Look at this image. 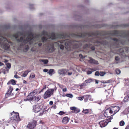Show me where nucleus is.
Masks as SVG:
<instances>
[{
    "label": "nucleus",
    "mask_w": 129,
    "mask_h": 129,
    "mask_svg": "<svg viewBox=\"0 0 129 129\" xmlns=\"http://www.w3.org/2000/svg\"><path fill=\"white\" fill-rule=\"evenodd\" d=\"M58 45L59 46L61 49H63L64 46L67 49L69 50L71 47V46H73L75 48H79L81 45L82 44L80 42L77 41H74L69 39L61 40L57 42Z\"/></svg>",
    "instance_id": "nucleus-1"
},
{
    "label": "nucleus",
    "mask_w": 129,
    "mask_h": 129,
    "mask_svg": "<svg viewBox=\"0 0 129 129\" xmlns=\"http://www.w3.org/2000/svg\"><path fill=\"white\" fill-rule=\"evenodd\" d=\"M57 88L55 86L54 88L50 89L47 90L45 93L43 95V98L45 99L50 97L53 93L54 90H56Z\"/></svg>",
    "instance_id": "nucleus-2"
},
{
    "label": "nucleus",
    "mask_w": 129,
    "mask_h": 129,
    "mask_svg": "<svg viewBox=\"0 0 129 129\" xmlns=\"http://www.w3.org/2000/svg\"><path fill=\"white\" fill-rule=\"evenodd\" d=\"M117 50V49H116ZM117 53L120 55L124 56L126 52L127 53L129 52V48L127 47H124L117 50Z\"/></svg>",
    "instance_id": "nucleus-3"
},
{
    "label": "nucleus",
    "mask_w": 129,
    "mask_h": 129,
    "mask_svg": "<svg viewBox=\"0 0 129 129\" xmlns=\"http://www.w3.org/2000/svg\"><path fill=\"white\" fill-rule=\"evenodd\" d=\"M113 118L112 117H111L108 119L101 121L99 123L100 127H105L107 125L109 122L111 121V120Z\"/></svg>",
    "instance_id": "nucleus-4"
},
{
    "label": "nucleus",
    "mask_w": 129,
    "mask_h": 129,
    "mask_svg": "<svg viewBox=\"0 0 129 129\" xmlns=\"http://www.w3.org/2000/svg\"><path fill=\"white\" fill-rule=\"evenodd\" d=\"M11 120H14L16 121L19 120L20 118L18 113H13L11 114Z\"/></svg>",
    "instance_id": "nucleus-5"
},
{
    "label": "nucleus",
    "mask_w": 129,
    "mask_h": 129,
    "mask_svg": "<svg viewBox=\"0 0 129 129\" xmlns=\"http://www.w3.org/2000/svg\"><path fill=\"white\" fill-rule=\"evenodd\" d=\"M112 114V113L111 112L110 108H109L105 111L104 113V115L106 117H109L111 115H111Z\"/></svg>",
    "instance_id": "nucleus-6"
},
{
    "label": "nucleus",
    "mask_w": 129,
    "mask_h": 129,
    "mask_svg": "<svg viewBox=\"0 0 129 129\" xmlns=\"http://www.w3.org/2000/svg\"><path fill=\"white\" fill-rule=\"evenodd\" d=\"M111 111V112L113 113V112H114V114L113 115L116 113L119 110V107L116 106H114L113 107H111L110 108Z\"/></svg>",
    "instance_id": "nucleus-7"
},
{
    "label": "nucleus",
    "mask_w": 129,
    "mask_h": 129,
    "mask_svg": "<svg viewBox=\"0 0 129 129\" xmlns=\"http://www.w3.org/2000/svg\"><path fill=\"white\" fill-rule=\"evenodd\" d=\"M94 81L93 79L91 78H88L86 80L85 82L82 83L81 86H86L87 85V84L90 83Z\"/></svg>",
    "instance_id": "nucleus-8"
},
{
    "label": "nucleus",
    "mask_w": 129,
    "mask_h": 129,
    "mask_svg": "<svg viewBox=\"0 0 129 129\" xmlns=\"http://www.w3.org/2000/svg\"><path fill=\"white\" fill-rule=\"evenodd\" d=\"M36 125V122L34 121L30 123L28 125L27 127L30 129H33Z\"/></svg>",
    "instance_id": "nucleus-9"
},
{
    "label": "nucleus",
    "mask_w": 129,
    "mask_h": 129,
    "mask_svg": "<svg viewBox=\"0 0 129 129\" xmlns=\"http://www.w3.org/2000/svg\"><path fill=\"white\" fill-rule=\"evenodd\" d=\"M33 107V110L35 113H37L41 110L40 107L38 105H34Z\"/></svg>",
    "instance_id": "nucleus-10"
},
{
    "label": "nucleus",
    "mask_w": 129,
    "mask_h": 129,
    "mask_svg": "<svg viewBox=\"0 0 129 129\" xmlns=\"http://www.w3.org/2000/svg\"><path fill=\"white\" fill-rule=\"evenodd\" d=\"M67 72V70L64 69H59L58 71V73L60 75H64Z\"/></svg>",
    "instance_id": "nucleus-11"
},
{
    "label": "nucleus",
    "mask_w": 129,
    "mask_h": 129,
    "mask_svg": "<svg viewBox=\"0 0 129 129\" xmlns=\"http://www.w3.org/2000/svg\"><path fill=\"white\" fill-rule=\"evenodd\" d=\"M92 44L90 43L89 44H86L84 46V48H90L92 50H95V48L93 46H91Z\"/></svg>",
    "instance_id": "nucleus-12"
},
{
    "label": "nucleus",
    "mask_w": 129,
    "mask_h": 129,
    "mask_svg": "<svg viewBox=\"0 0 129 129\" xmlns=\"http://www.w3.org/2000/svg\"><path fill=\"white\" fill-rule=\"evenodd\" d=\"M88 58L89 59H87V60L89 63L96 64H98V62L97 61L93 59L91 57H89Z\"/></svg>",
    "instance_id": "nucleus-13"
},
{
    "label": "nucleus",
    "mask_w": 129,
    "mask_h": 129,
    "mask_svg": "<svg viewBox=\"0 0 129 129\" xmlns=\"http://www.w3.org/2000/svg\"><path fill=\"white\" fill-rule=\"evenodd\" d=\"M31 101H35V102H37L40 99V98L38 96H33V97H31Z\"/></svg>",
    "instance_id": "nucleus-14"
},
{
    "label": "nucleus",
    "mask_w": 129,
    "mask_h": 129,
    "mask_svg": "<svg viewBox=\"0 0 129 129\" xmlns=\"http://www.w3.org/2000/svg\"><path fill=\"white\" fill-rule=\"evenodd\" d=\"M69 119L67 117H64L62 120V122L64 124L67 123L69 121Z\"/></svg>",
    "instance_id": "nucleus-15"
},
{
    "label": "nucleus",
    "mask_w": 129,
    "mask_h": 129,
    "mask_svg": "<svg viewBox=\"0 0 129 129\" xmlns=\"http://www.w3.org/2000/svg\"><path fill=\"white\" fill-rule=\"evenodd\" d=\"M84 96L86 98V99L85 98L84 99V101L85 102H87L88 99H89L91 101H92L93 100L92 99H91V98H91V96L90 95H84Z\"/></svg>",
    "instance_id": "nucleus-16"
},
{
    "label": "nucleus",
    "mask_w": 129,
    "mask_h": 129,
    "mask_svg": "<svg viewBox=\"0 0 129 129\" xmlns=\"http://www.w3.org/2000/svg\"><path fill=\"white\" fill-rule=\"evenodd\" d=\"M35 93V92H30L28 96V97L29 98L28 100H30L31 99V97H33V96H35L34 95V94Z\"/></svg>",
    "instance_id": "nucleus-17"
},
{
    "label": "nucleus",
    "mask_w": 129,
    "mask_h": 129,
    "mask_svg": "<svg viewBox=\"0 0 129 129\" xmlns=\"http://www.w3.org/2000/svg\"><path fill=\"white\" fill-rule=\"evenodd\" d=\"M55 73L54 70L53 69H50L47 73L49 74L50 76H51L53 74Z\"/></svg>",
    "instance_id": "nucleus-18"
},
{
    "label": "nucleus",
    "mask_w": 129,
    "mask_h": 129,
    "mask_svg": "<svg viewBox=\"0 0 129 129\" xmlns=\"http://www.w3.org/2000/svg\"><path fill=\"white\" fill-rule=\"evenodd\" d=\"M16 82V81L14 80L13 79H12L10 81L8 82L7 84L8 85L10 83H11V84L13 85L15 84Z\"/></svg>",
    "instance_id": "nucleus-19"
},
{
    "label": "nucleus",
    "mask_w": 129,
    "mask_h": 129,
    "mask_svg": "<svg viewBox=\"0 0 129 129\" xmlns=\"http://www.w3.org/2000/svg\"><path fill=\"white\" fill-rule=\"evenodd\" d=\"M12 87H10V91H8V93H6V96H9V95H10L12 91Z\"/></svg>",
    "instance_id": "nucleus-20"
},
{
    "label": "nucleus",
    "mask_w": 129,
    "mask_h": 129,
    "mask_svg": "<svg viewBox=\"0 0 129 129\" xmlns=\"http://www.w3.org/2000/svg\"><path fill=\"white\" fill-rule=\"evenodd\" d=\"M90 70L88 71L87 73V74L88 75H89L91 74L92 72L94 71L95 70H94L93 69H90Z\"/></svg>",
    "instance_id": "nucleus-21"
},
{
    "label": "nucleus",
    "mask_w": 129,
    "mask_h": 129,
    "mask_svg": "<svg viewBox=\"0 0 129 129\" xmlns=\"http://www.w3.org/2000/svg\"><path fill=\"white\" fill-rule=\"evenodd\" d=\"M30 72V71L28 70H27V71L24 72L23 74V76L24 77H25L27 76L28 73Z\"/></svg>",
    "instance_id": "nucleus-22"
},
{
    "label": "nucleus",
    "mask_w": 129,
    "mask_h": 129,
    "mask_svg": "<svg viewBox=\"0 0 129 129\" xmlns=\"http://www.w3.org/2000/svg\"><path fill=\"white\" fill-rule=\"evenodd\" d=\"M90 110L88 109H83V110L82 111V112L83 113L86 114L89 113V112Z\"/></svg>",
    "instance_id": "nucleus-23"
},
{
    "label": "nucleus",
    "mask_w": 129,
    "mask_h": 129,
    "mask_svg": "<svg viewBox=\"0 0 129 129\" xmlns=\"http://www.w3.org/2000/svg\"><path fill=\"white\" fill-rule=\"evenodd\" d=\"M129 100V97L128 96H126L124 98L123 101L124 102H126Z\"/></svg>",
    "instance_id": "nucleus-24"
},
{
    "label": "nucleus",
    "mask_w": 129,
    "mask_h": 129,
    "mask_svg": "<svg viewBox=\"0 0 129 129\" xmlns=\"http://www.w3.org/2000/svg\"><path fill=\"white\" fill-rule=\"evenodd\" d=\"M41 61L45 64H46L48 62V60L47 59H42L41 60Z\"/></svg>",
    "instance_id": "nucleus-25"
},
{
    "label": "nucleus",
    "mask_w": 129,
    "mask_h": 129,
    "mask_svg": "<svg viewBox=\"0 0 129 129\" xmlns=\"http://www.w3.org/2000/svg\"><path fill=\"white\" fill-rule=\"evenodd\" d=\"M106 74V73L105 72H100V75L101 76H104Z\"/></svg>",
    "instance_id": "nucleus-26"
},
{
    "label": "nucleus",
    "mask_w": 129,
    "mask_h": 129,
    "mask_svg": "<svg viewBox=\"0 0 129 129\" xmlns=\"http://www.w3.org/2000/svg\"><path fill=\"white\" fill-rule=\"evenodd\" d=\"M80 109L76 108V109L74 110V112L75 113H76L80 112Z\"/></svg>",
    "instance_id": "nucleus-27"
},
{
    "label": "nucleus",
    "mask_w": 129,
    "mask_h": 129,
    "mask_svg": "<svg viewBox=\"0 0 129 129\" xmlns=\"http://www.w3.org/2000/svg\"><path fill=\"white\" fill-rule=\"evenodd\" d=\"M66 96L70 98H72L73 97V95L70 93L67 94L66 95Z\"/></svg>",
    "instance_id": "nucleus-28"
},
{
    "label": "nucleus",
    "mask_w": 129,
    "mask_h": 129,
    "mask_svg": "<svg viewBox=\"0 0 129 129\" xmlns=\"http://www.w3.org/2000/svg\"><path fill=\"white\" fill-rule=\"evenodd\" d=\"M124 122L123 121H121L119 123L120 125L121 126H123L124 125Z\"/></svg>",
    "instance_id": "nucleus-29"
},
{
    "label": "nucleus",
    "mask_w": 129,
    "mask_h": 129,
    "mask_svg": "<svg viewBox=\"0 0 129 129\" xmlns=\"http://www.w3.org/2000/svg\"><path fill=\"white\" fill-rule=\"evenodd\" d=\"M84 97L83 96L81 97H78L77 98L79 100L82 101V100L84 99Z\"/></svg>",
    "instance_id": "nucleus-30"
},
{
    "label": "nucleus",
    "mask_w": 129,
    "mask_h": 129,
    "mask_svg": "<svg viewBox=\"0 0 129 129\" xmlns=\"http://www.w3.org/2000/svg\"><path fill=\"white\" fill-rule=\"evenodd\" d=\"M115 71L116 74H119L121 73L119 69L116 70H115Z\"/></svg>",
    "instance_id": "nucleus-31"
},
{
    "label": "nucleus",
    "mask_w": 129,
    "mask_h": 129,
    "mask_svg": "<svg viewBox=\"0 0 129 129\" xmlns=\"http://www.w3.org/2000/svg\"><path fill=\"white\" fill-rule=\"evenodd\" d=\"M125 83L127 85H129V79H126L125 80Z\"/></svg>",
    "instance_id": "nucleus-32"
},
{
    "label": "nucleus",
    "mask_w": 129,
    "mask_h": 129,
    "mask_svg": "<svg viewBox=\"0 0 129 129\" xmlns=\"http://www.w3.org/2000/svg\"><path fill=\"white\" fill-rule=\"evenodd\" d=\"M46 88V86H44L43 88L41 89V91L39 92V93H40L41 92H43L44 91V90H45Z\"/></svg>",
    "instance_id": "nucleus-33"
},
{
    "label": "nucleus",
    "mask_w": 129,
    "mask_h": 129,
    "mask_svg": "<svg viewBox=\"0 0 129 129\" xmlns=\"http://www.w3.org/2000/svg\"><path fill=\"white\" fill-rule=\"evenodd\" d=\"M64 114V112L62 111H60V112L58 113V114H59V115H62Z\"/></svg>",
    "instance_id": "nucleus-34"
},
{
    "label": "nucleus",
    "mask_w": 129,
    "mask_h": 129,
    "mask_svg": "<svg viewBox=\"0 0 129 129\" xmlns=\"http://www.w3.org/2000/svg\"><path fill=\"white\" fill-rule=\"evenodd\" d=\"M95 76H99L100 75V72L99 71H97L95 72Z\"/></svg>",
    "instance_id": "nucleus-35"
},
{
    "label": "nucleus",
    "mask_w": 129,
    "mask_h": 129,
    "mask_svg": "<svg viewBox=\"0 0 129 129\" xmlns=\"http://www.w3.org/2000/svg\"><path fill=\"white\" fill-rule=\"evenodd\" d=\"M58 85L59 86V87L61 89H62L63 88L65 87V86L64 85H61L59 84H58Z\"/></svg>",
    "instance_id": "nucleus-36"
},
{
    "label": "nucleus",
    "mask_w": 129,
    "mask_h": 129,
    "mask_svg": "<svg viewBox=\"0 0 129 129\" xmlns=\"http://www.w3.org/2000/svg\"><path fill=\"white\" fill-rule=\"evenodd\" d=\"M79 56L82 59H83L86 56H83L81 54H79Z\"/></svg>",
    "instance_id": "nucleus-37"
},
{
    "label": "nucleus",
    "mask_w": 129,
    "mask_h": 129,
    "mask_svg": "<svg viewBox=\"0 0 129 129\" xmlns=\"http://www.w3.org/2000/svg\"><path fill=\"white\" fill-rule=\"evenodd\" d=\"M7 67L8 68L10 69L11 68V64L9 63H7L6 64Z\"/></svg>",
    "instance_id": "nucleus-38"
},
{
    "label": "nucleus",
    "mask_w": 129,
    "mask_h": 129,
    "mask_svg": "<svg viewBox=\"0 0 129 129\" xmlns=\"http://www.w3.org/2000/svg\"><path fill=\"white\" fill-rule=\"evenodd\" d=\"M125 94L129 97V90L127 91L125 93Z\"/></svg>",
    "instance_id": "nucleus-39"
},
{
    "label": "nucleus",
    "mask_w": 129,
    "mask_h": 129,
    "mask_svg": "<svg viewBox=\"0 0 129 129\" xmlns=\"http://www.w3.org/2000/svg\"><path fill=\"white\" fill-rule=\"evenodd\" d=\"M76 107H70V108L71 110L74 111V110H75V109H76Z\"/></svg>",
    "instance_id": "nucleus-40"
},
{
    "label": "nucleus",
    "mask_w": 129,
    "mask_h": 129,
    "mask_svg": "<svg viewBox=\"0 0 129 129\" xmlns=\"http://www.w3.org/2000/svg\"><path fill=\"white\" fill-rule=\"evenodd\" d=\"M67 91V88L65 87L62 89V91L63 92H66Z\"/></svg>",
    "instance_id": "nucleus-41"
},
{
    "label": "nucleus",
    "mask_w": 129,
    "mask_h": 129,
    "mask_svg": "<svg viewBox=\"0 0 129 129\" xmlns=\"http://www.w3.org/2000/svg\"><path fill=\"white\" fill-rule=\"evenodd\" d=\"M119 59V57L118 56H116L115 57V60L116 61H118Z\"/></svg>",
    "instance_id": "nucleus-42"
},
{
    "label": "nucleus",
    "mask_w": 129,
    "mask_h": 129,
    "mask_svg": "<svg viewBox=\"0 0 129 129\" xmlns=\"http://www.w3.org/2000/svg\"><path fill=\"white\" fill-rule=\"evenodd\" d=\"M35 77V75L34 74H32L30 75V77H31L33 78L34 77Z\"/></svg>",
    "instance_id": "nucleus-43"
},
{
    "label": "nucleus",
    "mask_w": 129,
    "mask_h": 129,
    "mask_svg": "<svg viewBox=\"0 0 129 129\" xmlns=\"http://www.w3.org/2000/svg\"><path fill=\"white\" fill-rule=\"evenodd\" d=\"M30 8L31 9H33V4H30L29 5Z\"/></svg>",
    "instance_id": "nucleus-44"
},
{
    "label": "nucleus",
    "mask_w": 129,
    "mask_h": 129,
    "mask_svg": "<svg viewBox=\"0 0 129 129\" xmlns=\"http://www.w3.org/2000/svg\"><path fill=\"white\" fill-rule=\"evenodd\" d=\"M48 71V69H44L43 70V72H47Z\"/></svg>",
    "instance_id": "nucleus-45"
},
{
    "label": "nucleus",
    "mask_w": 129,
    "mask_h": 129,
    "mask_svg": "<svg viewBox=\"0 0 129 129\" xmlns=\"http://www.w3.org/2000/svg\"><path fill=\"white\" fill-rule=\"evenodd\" d=\"M56 105H53L52 107V108L53 109H55L56 108Z\"/></svg>",
    "instance_id": "nucleus-46"
},
{
    "label": "nucleus",
    "mask_w": 129,
    "mask_h": 129,
    "mask_svg": "<svg viewBox=\"0 0 129 129\" xmlns=\"http://www.w3.org/2000/svg\"><path fill=\"white\" fill-rule=\"evenodd\" d=\"M53 104V102L52 101H50L49 102V104L50 105H52Z\"/></svg>",
    "instance_id": "nucleus-47"
},
{
    "label": "nucleus",
    "mask_w": 129,
    "mask_h": 129,
    "mask_svg": "<svg viewBox=\"0 0 129 129\" xmlns=\"http://www.w3.org/2000/svg\"><path fill=\"white\" fill-rule=\"evenodd\" d=\"M101 82L103 83H107V82L105 81H101Z\"/></svg>",
    "instance_id": "nucleus-48"
},
{
    "label": "nucleus",
    "mask_w": 129,
    "mask_h": 129,
    "mask_svg": "<svg viewBox=\"0 0 129 129\" xmlns=\"http://www.w3.org/2000/svg\"><path fill=\"white\" fill-rule=\"evenodd\" d=\"M72 72H68V75L70 76L72 74Z\"/></svg>",
    "instance_id": "nucleus-49"
},
{
    "label": "nucleus",
    "mask_w": 129,
    "mask_h": 129,
    "mask_svg": "<svg viewBox=\"0 0 129 129\" xmlns=\"http://www.w3.org/2000/svg\"><path fill=\"white\" fill-rule=\"evenodd\" d=\"M14 77L16 78H18V75H15L14 76Z\"/></svg>",
    "instance_id": "nucleus-50"
},
{
    "label": "nucleus",
    "mask_w": 129,
    "mask_h": 129,
    "mask_svg": "<svg viewBox=\"0 0 129 129\" xmlns=\"http://www.w3.org/2000/svg\"><path fill=\"white\" fill-rule=\"evenodd\" d=\"M94 80L95 81V83L96 84H98L99 83V81L96 80Z\"/></svg>",
    "instance_id": "nucleus-51"
},
{
    "label": "nucleus",
    "mask_w": 129,
    "mask_h": 129,
    "mask_svg": "<svg viewBox=\"0 0 129 129\" xmlns=\"http://www.w3.org/2000/svg\"><path fill=\"white\" fill-rule=\"evenodd\" d=\"M4 64L1 62L0 61V66H2L4 65Z\"/></svg>",
    "instance_id": "nucleus-52"
},
{
    "label": "nucleus",
    "mask_w": 129,
    "mask_h": 129,
    "mask_svg": "<svg viewBox=\"0 0 129 129\" xmlns=\"http://www.w3.org/2000/svg\"><path fill=\"white\" fill-rule=\"evenodd\" d=\"M125 129H129V125H127Z\"/></svg>",
    "instance_id": "nucleus-53"
},
{
    "label": "nucleus",
    "mask_w": 129,
    "mask_h": 129,
    "mask_svg": "<svg viewBox=\"0 0 129 129\" xmlns=\"http://www.w3.org/2000/svg\"><path fill=\"white\" fill-rule=\"evenodd\" d=\"M26 83H27V82L26 81H25V80H23V83H24L26 84Z\"/></svg>",
    "instance_id": "nucleus-54"
},
{
    "label": "nucleus",
    "mask_w": 129,
    "mask_h": 129,
    "mask_svg": "<svg viewBox=\"0 0 129 129\" xmlns=\"http://www.w3.org/2000/svg\"><path fill=\"white\" fill-rule=\"evenodd\" d=\"M106 81L107 82V83H110L111 82L110 81V80H107V81Z\"/></svg>",
    "instance_id": "nucleus-55"
},
{
    "label": "nucleus",
    "mask_w": 129,
    "mask_h": 129,
    "mask_svg": "<svg viewBox=\"0 0 129 129\" xmlns=\"http://www.w3.org/2000/svg\"><path fill=\"white\" fill-rule=\"evenodd\" d=\"M8 60H5V62H8Z\"/></svg>",
    "instance_id": "nucleus-56"
},
{
    "label": "nucleus",
    "mask_w": 129,
    "mask_h": 129,
    "mask_svg": "<svg viewBox=\"0 0 129 129\" xmlns=\"http://www.w3.org/2000/svg\"><path fill=\"white\" fill-rule=\"evenodd\" d=\"M19 90V89L18 88H17L15 90L16 91H17Z\"/></svg>",
    "instance_id": "nucleus-57"
},
{
    "label": "nucleus",
    "mask_w": 129,
    "mask_h": 129,
    "mask_svg": "<svg viewBox=\"0 0 129 129\" xmlns=\"http://www.w3.org/2000/svg\"><path fill=\"white\" fill-rule=\"evenodd\" d=\"M128 111L129 112V107H128V109H127Z\"/></svg>",
    "instance_id": "nucleus-58"
},
{
    "label": "nucleus",
    "mask_w": 129,
    "mask_h": 129,
    "mask_svg": "<svg viewBox=\"0 0 129 129\" xmlns=\"http://www.w3.org/2000/svg\"><path fill=\"white\" fill-rule=\"evenodd\" d=\"M113 129H118V128L115 127L113 128Z\"/></svg>",
    "instance_id": "nucleus-59"
},
{
    "label": "nucleus",
    "mask_w": 129,
    "mask_h": 129,
    "mask_svg": "<svg viewBox=\"0 0 129 129\" xmlns=\"http://www.w3.org/2000/svg\"><path fill=\"white\" fill-rule=\"evenodd\" d=\"M125 110H124L123 112V113H124V112H125Z\"/></svg>",
    "instance_id": "nucleus-60"
},
{
    "label": "nucleus",
    "mask_w": 129,
    "mask_h": 129,
    "mask_svg": "<svg viewBox=\"0 0 129 129\" xmlns=\"http://www.w3.org/2000/svg\"><path fill=\"white\" fill-rule=\"evenodd\" d=\"M42 114H40V115H42Z\"/></svg>",
    "instance_id": "nucleus-61"
},
{
    "label": "nucleus",
    "mask_w": 129,
    "mask_h": 129,
    "mask_svg": "<svg viewBox=\"0 0 129 129\" xmlns=\"http://www.w3.org/2000/svg\"><path fill=\"white\" fill-rule=\"evenodd\" d=\"M3 73H4V74H5V72H4H4Z\"/></svg>",
    "instance_id": "nucleus-62"
},
{
    "label": "nucleus",
    "mask_w": 129,
    "mask_h": 129,
    "mask_svg": "<svg viewBox=\"0 0 129 129\" xmlns=\"http://www.w3.org/2000/svg\"><path fill=\"white\" fill-rule=\"evenodd\" d=\"M116 63H118V62H116Z\"/></svg>",
    "instance_id": "nucleus-63"
},
{
    "label": "nucleus",
    "mask_w": 129,
    "mask_h": 129,
    "mask_svg": "<svg viewBox=\"0 0 129 129\" xmlns=\"http://www.w3.org/2000/svg\"><path fill=\"white\" fill-rule=\"evenodd\" d=\"M75 122H77V121H75Z\"/></svg>",
    "instance_id": "nucleus-64"
}]
</instances>
